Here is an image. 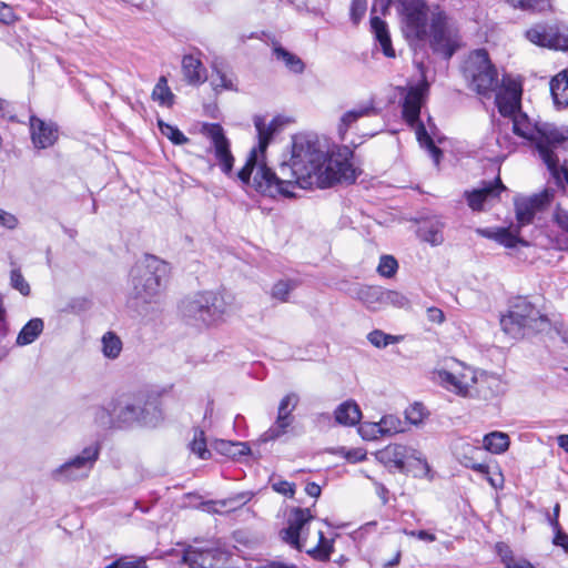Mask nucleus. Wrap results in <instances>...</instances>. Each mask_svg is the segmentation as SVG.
I'll list each match as a JSON object with an SVG mask.
<instances>
[{
  "label": "nucleus",
  "instance_id": "obj_19",
  "mask_svg": "<svg viewBox=\"0 0 568 568\" xmlns=\"http://www.w3.org/2000/svg\"><path fill=\"white\" fill-rule=\"evenodd\" d=\"M455 457L466 467L474 469L475 471L485 475H489L490 467L483 463H476L474 456H466L460 450H467L468 453H478L479 448L473 446L465 439L456 440L452 446Z\"/></svg>",
  "mask_w": 568,
  "mask_h": 568
},
{
  "label": "nucleus",
  "instance_id": "obj_2",
  "mask_svg": "<svg viewBox=\"0 0 568 568\" xmlns=\"http://www.w3.org/2000/svg\"><path fill=\"white\" fill-rule=\"evenodd\" d=\"M463 73L470 89L487 97L495 89V103L503 116L510 118L513 132L534 143L539 158L554 176H558L559 158L555 149L568 142V126L531 121L520 110L521 82L510 75H504L497 88V70L484 49L473 51L463 64Z\"/></svg>",
  "mask_w": 568,
  "mask_h": 568
},
{
  "label": "nucleus",
  "instance_id": "obj_43",
  "mask_svg": "<svg viewBox=\"0 0 568 568\" xmlns=\"http://www.w3.org/2000/svg\"><path fill=\"white\" fill-rule=\"evenodd\" d=\"M532 42L551 50L568 51V38H532Z\"/></svg>",
  "mask_w": 568,
  "mask_h": 568
},
{
  "label": "nucleus",
  "instance_id": "obj_5",
  "mask_svg": "<svg viewBox=\"0 0 568 568\" xmlns=\"http://www.w3.org/2000/svg\"><path fill=\"white\" fill-rule=\"evenodd\" d=\"M183 320L196 327H207L221 321L226 313V305L216 293L203 292L184 298L180 304Z\"/></svg>",
  "mask_w": 568,
  "mask_h": 568
},
{
  "label": "nucleus",
  "instance_id": "obj_16",
  "mask_svg": "<svg viewBox=\"0 0 568 568\" xmlns=\"http://www.w3.org/2000/svg\"><path fill=\"white\" fill-rule=\"evenodd\" d=\"M505 392V384L496 374L476 372V384H474L473 396L485 400L499 396Z\"/></svg>",
  "mask_w": 568,
  "mask_h": 568
},
{
  "label": "nucleus",
  "instance_id": "obj_17",
  "mask_svg": "<svg viewBox=\"0 0 568 568\" xmlns=\"http://www.w3.org/2000/svg\"><path fill=\"white\" fill-rule=\"evenodd\" d=\"M377 114V109L375 106V99L369 98L366 101L361 102L353 109L343 113L339 119V123L337 125L338 133L343 139L348 129L356 123L361 118L372 116Z\"/></svg>",
  "mask_w": 568,
  "mask_h": 568
},
{
  "label": "nucleus",
  "instance_id": "obj_57",
  "mask_svg": "<svg viewBox=\"0 0 568 568\" xmlns=\"http://www.w3.org/2000/svg\"><path fill=\"white\" fill-rule=\"evenodd\" d=\"M403 532L409 537H416L418 538L419 540H423V541H426V542H433L436 540V536L432 532H428L426 530H418V531H415V530H407V529H404Z\"/></svg>",
  "mask_w": 568,
  "mask_h": 568
},
{
  "label": "nucleus",
  "instance_id": "obj_39",
  "mask_svg": "<svg viewBox=\"0 0 568 568\" xmlns=\"http://www.w3.org/2000/svg\"><path fill=\"white\" fill-rule=\"evenodd\" d=\"M161 133L166 136L173 144H185L189 139L174 125L168 124L162 120L158 122Z\"/></svg>",
  "mask_w": 568,
  "mask_h": 568
},
{
  "label": "nucleus",
  "instance_id": "obj_48",
  "mask_svg": "<svg viewBox=\"0 0 568 568\" xmlns=\"http://www.w3.org/2000/svg\"><path fill=\"white\" fill-rule=\"evenodd\" d=\"M425 412L422 404L415 403L405 410L406 420L413 425H418L424 419Z\"/></svg>",
  "mask_w": 568,
  "mask_h": 568
},
{
  "label": "nucleus",
  "instance_id": "obj_25",
  "mask_svg": "<svg viewBox=\"0 0 568 568\" xmlns=\"http://www.w3.org/2000/svg\"><path fill=\"white\" fill-rule=\"evenodd\" d=\"M334 417L336 423L339 425L354 426L359 423L362 418V412L356 402L346 400L336 407Z\"/></svg>",
  "mask_w": 568,
  "mask_h": 568
},
{
  "label": "nucleus",
  "instance_id": "obj_47",
  "mask_svg": "<svg viewBox=\"0 0 568 568\" xmlns=\"http://www.w3.org/2000/svg\"><path fill=\"white\" fill-rule=\"evenodd\" d=\"M297 403L298 396L296 394H287L280 402L277 414L292 416V412L295 409Z\"/></svg>",
  "mask_w": 568,
  "mask_h": 568
},
{
  "label": "nucleus",
  "instance_id": "obj_54",
  "mask_svg": "<svg viewBox=\"0 0 568 568\" xmlns=\"http://www.w3.org/2000/svg\"><path fill=\"white\" fill-rule=\"evenodd\" d=\"M14 20L16 14L13 12V9L9 4L0 1V22L4 24H10Z\"/></svg>",
  "mask_w": 568,
  "mask_h": 568
},
{
  "label": "nucleus",
  "instance_id": "obj_1",
  "mask_svg": "<svg viewBox=\"0 0 568 568\" xmlns=\"http://www.w3.org/2000/svg\"><path fill=\"white\" fill-rule=\"evenodd\" d=\"M254 125L257 131L258 146L251 151L237 178L243 183H248L255 170L253 186L256 191L272 197L278 194L291 197L295 195L296 187L326 189L336 183L355 181L356 170L351 162L352 150L345 146L336 154L328 155L317 140L306 135H297L293 139L290 164L283 163L278 173H274L265 163L260 162L258 153L264 154L280 122L273 119L266 124L263 116L256 115Z\"/></svg>",
  "mask_w": 568,
  "mask_h": 568
},
{
  "label": "nucleus",
  "instance_id": "obj_20",
  "mask_svg": "<svg viewBox=\"0 0 568 568\" xmlns=\"http://www.w3.org/2000/svg\"><path fill=\"white\" fill-rule=\"evenodd\" d=\"M427 29L432 36H449L455 32L454 21L438 6L429 8Z\"/></svg>",
  "mask_w": 568,
  "mask_h": 568
},
{
  "label": "nucleus",
  "instance_id": "obj_38",
  "mask_svg": "<svg viewBox=\"0 0 568 568\" xmlns=\"http://www.w3.org/2000/svg\"><path fill=\"white\" fill-rule=\"evenodd\" d=\"M514 8H520L524 11L542 12L550 8V0H505Z\"/></svg>",
  "mask_w": 568,
  "mask_h": 568
},
{
  "label": "nucleus",
  "instance_id": "obj_51",
  "mask_svg": "<svg viewBox=\"0 0 568 568\" xmlns=\"http://www.w3.org/2000/svg\"><path fill=\"white\" fill-rule=\"evenodd\" d=\"M272 488L274 491L290 498L295 494V485L286 480L272 481Z\"/></svg>",
  "mask_w": 568,
  "mask_h": 568
},
{
  "label": "nucleus",
  "instance_id": "obj_18",
  "mask_svg": "<svg viewBox=\"0 0 568 568\" xmlns=\"http://www.w3.org/2000/svg\"><path fill=\"white\" fill-rule=\"evenodd\" d=\"M505 189L499 178L494 182H485L481 187L466 192L467 203L474 211H479L486 201L498 197Z\"/></svg>",
  "mask_w": 568,
  "mask_h": 568
},
{
  "label": "nucleus",
  "instance_id": "obj_53",
  "mask_svg": "<svg viewBox=\"0 0 568 568\" xmlns=\"http://www.w3.org/2000/svg\"><path fill=\"white\" fill-rule=\"evenodd\" d=\"M485 478L494 488H501L504 485V476L497 466L493 470L490 468L489 475H485Z\"/></svg>",
  "mask_w": 568,
  "mask_h": 568
},
{
  "label": "nucleus",
  "instance_id": "obj_50",
  "mask_svg": "<svg viewBox=\"0 0 568 568\" xmlns=\"http://www.w3.org/2000/svg\"><path fill=\"white\" fill-rule=\"evenodd\" d=\"M251 499L250 493H241L225 500L219 501L222 507H230V509H236L245 505Z\"/></svg>",
  "mask_w": 568,
  "mask_h": 568
},
{
  "label": "nucleus",
  "instance_id": "obj_62",
  "mask_svg": "<svg viewBox=\"0 0 568 568\" xmlns=\"http://www.w3.org/2000/svg\"><path fill=\"white\" fill-rule=\"evenodd\" d=\"M375 493L379 497L383 505L388 503V489L378 481H374Z\"/></svg>",
  "mask_w": 568,
  "mask_h": 568
},
{
  "label": "nucleus",
  "instance_id": "obj_60",
  "mask_svg": "<svg viewBox=\"0 0 568 568\" xmlns=\"http://www.w3.org/2000/svg\"><path fill=\"white\" fill-rule=\"evenodd\" d=\"M555 536L552 542L555 546L562 547L565 551H568V535L561 530L560 527L554 529Z\"/></svg>",
  "mask_w": 568,
  "mask_h": 568
},
{
  "label": "nucleus",
  "instance_id": "obj_11",
  "mask_svg": "<svg viewBox=\"0 0 568 568\" xmlns=\"http://www.w3.org/2000/svg\"><path fill=\"white\" fill-rule=\"evenodd\" d=\"M433 379L459 396H473L474 384H476V371L471 367H463L459 372L446 369L435 371Z\"/></svg>",
  "mask_w": 568,
  "mask_h": 568
},
{
  "label": "nucleus",
  "instance_id": "obj_63",
  "mask_svg": "<svg viewBox=\"0 0 568 568\" xmlns=\"http://www.w3.org/2000/svg\"><path fill=\"white\" fill-rule=\"evenodd\" d=\"M98 423L103 426H108L112 423V416L104 408L98 410Z\"/></svg>",
  "mask_w": 568,
  "mask_h": 568
},
{
  "label": "nucleus",
  "instance_id": "obj_29",
  "mask_svg": "<svg viewBox=\"0 0 568 568\" xmlns=\"http://www.w3.org/2000/svg\"><path fill=\"white\" fill-rule=\"evenodd\" d=\"M483 444L485 449L493 454L505 453L510 444L509 436L503 432H491L484 436Z\"/></svg>",
  "mask_w": 568,
  "mask_h": 568
},
{
  "label": "nucleus",
  "instance_id": "obj_8",
  "mask_svg": "<svg viewBox=\"0 0 568 568\" xmlns=\"http://www.w3.org/2000/svg\"><path fill=\"white\" fill-rule=\"evenodd\" d=\"M99 454V445H90L83 448L79 455L52 470L51 477L59 483L87 478L98 460Z\"/></svg>",
  "mask_w": 568,
  "mask_h": 568
},
{
  "label": "nucleus",
  "instance_id": "obj_58",
  "mask_svg": "<svg viewBox=\"0 0 568 568\" xmlns=\"http://www.w3.org/2000/svg\"><path fill=\"white\" fill-rule=\"evenodd\" d=\"M105 568H146L143 560L126 561L124 559L116 560Z\"/></svg>",
  "mask_w": 568,
  "mask_h": 568
},
{
  "label": "nucleus",
  "instance_id": "obj_14",
  "mask_svg": "<svg viewBox=\"0 0 568 568\" xmlns=\"http://www.w3.org/2000/svg\"><path fill=\"white\" fill-rule=\"evenodd\" d=\"M550 202L548 191L531 196H518L515 199V212L519 226H525L534 221L537 212L541 211Z\"/></svg>",
  "mask_w": 568,
  "mask_h": 568
},
{
  "label": "nucleus",
  "instance_id": "obj_32",
  "mask_svg": "<svg viewBox=\"0 0 568 568\" xmlns=\"http://www.w3.org/2000/svg\"><path fill=\"white\" fill-rule=\"evenodd\" d=\"M152 99L160 105L172 106L175 100V95L168 85V79L165 75H161L153 88Z\"/></svg>",
  "mask_w": 568,
  "mask_h": 568
},
{
  "label": "nucleus",
  "instance_id": "obj_28",
  "mask_svg": "<svg viewBox=\"0 0 568 568\" xmlns=\"http://www.w3.org/2000/svg\"><path fill=\"white\" fill-rule=\"evenodd\" d=\"M44 323L41 318L30 320L20 331L17 336V345L26 346L33 343L43 332Z\"/></svg>",
  "mask_w": 568,
  "mask_h": 568
},
{
  "label": "nucleus",
  "instance_id": "obj_9",
  "mask_svg": "<svg viewBox=\"0 0 568 568\" xmlns=\"http://www.w3.org/2000/svg\"><path fill=\"white\" fill-rule=\"evenodd\" d=\"M402 26L414 36H427L429 8L424 0H396Z\"/></svg>",
  "mask_w": 568,
  "mask_h": 568
},
{
  "label": "nucleus",
  "instance_id": "obj_15",
  "mask_svg": "<svg viewBox=\"0 0 568 568\" xmlns=\"http://www.w3.org/2000/svg\"><path fill=\"white\" fill-rule=\"evenodd\" d=\"M31 142L36 149H48L59 139L58 125L52 121H44L36 115L30 116Z\"/></svg>",
  "mask_w": 568,
  "mask_h": 568
},
{
  "label": "nucleus",
  "instance_id": "obj_10",
  "mask_svg": "<svg viewBox=\"0 0 568 568\" xmlns=\"http://www.w3.org/2000/svg\"><path fill=\"white\" fill-rule=\"evenodd\" d=\"M201 132L210 141V151L214 154L222 172L230 175L233 171L234 156L231 151V142L224 129L219 123H204Z\"/></svg>",
  "mask_w": 568,
  "mask_h": 568
},
{
  "label": "nucleus",
  "instance_id": "obj_59",
  "mask_svg": "<svg viewBox=\"0 0 568 568\" xmlns=\"http://www.w3.org/2000/svg\"><path fill=\"white\" fill-rule=\"evenodd\" d=\"M554 219H555V222L557 223V225H558L562 231H565L566 233H568V211L562 210V209H558V210L555 212Z\"/></svg>",
  "mask_w": 568,
  "mask_h": 568
},
{
  "label": "nucleus",
  "instance_id": "obj_40",
  "mask_svg": "<svg viewBox=\"0 0 568 568\" xmlns=\"http://www.w3.org/2000/svg\"><path fill=\"white\" fill-rule=\"evenodd\" d=\"M408 305H409V301L404 294H402L397 291L384 290L383 308H385L387 306L405 308Z\"/></svg>",
  "mask_w": 568,
  "mask_h": 568
},
{
  "label": "nucleus",
  "instance_id": "obj_41",
  "mask_svg": "<svg viewBox=\"0 0 568 568\" xmlns=\"http://www.w3.org/2000/svg\"><path fill=\"white\" fill-rule=\"evenodd\" d=\"M398 270V263L392 255H383L379 258L377 273L386 278L393 277Z\"/></svg>",
  "mask_w": 568,
  "mask_h": 568
},
{
  "label": "nucleus",
  "instance_id": "obj_22",
  "mask_svg": "<svg viewBox=\"0 0 568 568\" xmlns=\"http://www.w3.org/2000/svg\"><path fill=\"white\" fill-rule=\"evenodd\" d=\"M364 432L372 430V436L379 434L381 436H390L405 430L404 422L395 415H386L378 423L363 424Z\"/></svg>",
  "mask_w": 568,
  "mask_h": 568
},
{
  "label": "nucleus",
  "instance_id": "obj_42",
  "mask_svg": "<svg viewBox=\"0 0 568 568\" xmlns=\"http://www.w3.org/2000/svg\"><path fill=\"white\" fill-rule=\"evenodd\" d=\"M367 339L375 347L384 348L392 343L398 342L399 337L390 335V334H386L379 329H374L367 335Z\"/></svg>",
  "mask_w": 568,
  "mask_h": 568
},
{
  "label": "nucleus",
  "instance_id": "obj_35",
  "mask_svg": "<svg viewBox=\"0 0 568 568\" xmlns=\"http://www.w3.org/2000/svg\"><path fill=\"white\" fill-rule=\"evenodd\" d=\"M102 353L106 358L115 359L122 351V341L115 333L106 332L101 339Z\"/></svg>",
  "mask_w": 568,
  "mask_h": 568
},
{
  "label": "nucleus",
  "instance_id": "obj_27",
  "mask_svg": "<svg viewBox=\"0 0 568 568\" xmlns=\"http://www.w3.org/2000/svg\"><path fill=\"white\" fill-rule=\"evenodd\" d=\"M550 92L557 108L568 106V73L559 72L550 81Z\"/></svg>",
  "mask_w": 568,
  "mask_h": 568
},
{
  "label": "nucleus",
  "instance_id": "obj_34",
  "mask_svg": "<svg viewBox=\"0 0 568 568\" xmlns=\"http://www.w3.org/2000/svg\"><path fill=\"white\" fill-rule=\"evenodd\" d=\"M293 423V416L277 414L274 424L262 435L263 442L275 440L287 433Z\"/></svg>",
  "mask_w": 568,
  "mask_h": 568
},
{
  "label": "nucleus",
  "instance_id": "obj_13",
  "mask_svg": "<svg viewBox=\"0 0 568 568\" xmlns=\"http://www.w3.org/2000/svg\"><path fill=\"white\" fill-rule=\"evenodd\" d=\"M381 459L399 471L406 470L410 460H416L428 469V464L422 453L413 447L400 444H393L379 452Z\"/></svg>",
  "mask_w": 568,
  "mask_h": 568
},
{
  "label": "nucleus",
  "instance_id": "obj_61",
  "mask_svg": "<svg viewBox=\"0 0 568 568\" xmlns=\"http://www.w3.org/2000/svg\"><path fill=\"white\" fill-rule=\"evenodd\" d=\"M427 320L432 323L442 324L445 320L444 312L437 307L427 308Z\"/></svg>",
  "mask_w": 568,
  "mask_h": 568
},
{
  "label": "nucleus",
  "instance_id": "obj_37",
  "mask_svg": "<svg viewBox=\"0 0 568 568\" xmlns=\"http://www.w3.org/2000/svg\"><path fill=\"white\" fill-rule=\"evenodd\" d=\"M216 449L231 458H235L237 456L246 455L250 450L246 444L244 443H233L229 440H221L216 444Z\"/></svg>",
  "mask_w": 568,
  "mask_h": 568
},
{
  "label": "nucleus",
  "instance_id": "obj_46",
  "mask_svg": "<svg viewBox=\"0 0 568 568\" xmlns=\"http://www.w3.org/2000/svg\"><path fill=\"white\" fill-rule=\"evenodd\" d=\"M191 450L201 459H206L210 456V452L206 449V442L203 432H200L194 436V439L191 443Z\"/></svg>",
  "mask_w": 568,
  "mask_h": 568
},
{
  "label": "nucleus",
  "instance_id": "obj_12",
  "mask_svg": "<svg viewBox=\"0 0 568 568\" xmlns=\"http://www.w3.org/2000/svg\"><path fill=\"white\" fill-rule=\"evenodd\" d=\"M224 552L213 542L189 546L183 554V562L190 568H219Z\"/></svg>",
  "mask_w": 568,
  "mask_h": 568
},
{
  "label": "nucleus",
  "instance_id": "obj_7",
  "mask_svg": "<svg viewBox=\"0 0 568 568\" xmlns=\"http://www.w3.org/2000/svg\"><path fill=\"white\" fill-rule=\"evenodd\" d=\"M500 325L507 334L516 337L541 332L547 328L549 322L530 302L518 298L510 306L508 314L501 317Z\"/></svg>",
  "mask_w": 568,
  "mask_h": 568
},
{
  "label": "nucleus",
  "instance_id": "obj_36",
  "mask_svg": "<svg viewBox=\"0 0 568 568\" xmlns=\"http://www.w3.org/2000/svg\"><path fill=\"white\" fill-rule=\"evenodd\" d=\"M429 40L433 51L445 59H449L456 51L455 38H429Z\"/></svg>",
  "mask_w": 568,
  "mask_h": 568
},
{
  "label": "nucleus",
  "instance_id": "obj_49",
  "mask_svg": "<svg viewBox=\"0 0 568 568\" xmlns=\"http://www.w3.org/2000/svg\"><path fill=\"white\" fill-rule=\"evenodd\" d=\"M382 51L387 58H395L392 38H375L373 52Z\"/></svg>",
  "mask_w": 568,
  "mask_h": 568
},
{
  "label": "nucleus",
  "instance_id": "obj_23",
  "mask_svg": "<svg viewBox=\"0 0 568 568\" xmlns=\"http://www.w3.org/2000/svg\"><path fill=\"white\" fill-rule=\"evenodd\" d=\"M477 233L483 237L494 240L500 245L508 248H514L517 246V244L527 245L526 241L521 240L518 235L513 234L506 227L478 229Z\"/></svg>",
  "mask_w": 568,
  "mask_h": 568
},
{
  "label": "nucleus",
  "instance_id": "obj_31",
  "mask_svg": "<svg viewBox=\"0 0 568 568\" xmlns=\"http://www.w3.org/2000/svg\"><path fill=\"white\" fill-rule=\"evenodd\" d=\"M273 52L276 59L282 61L290 71L294 73L303 72L304 63L296 54L287 51L281 45H277L276 43L273 44Z\"/></svg>",
  "mask_w": 568,
  "mask_h": 568
},
{
  "label": "nucleus",
  "instance_id": "obj_24",
  "mask_svg": "<svg viewBox=\"0 0 568 568\" xmlns=\"http://www.w3.org/2000/svg\"><path fill=\"white\" fill-rule=\"evenodd\" d=\"M145 408L142 406L141 400L123 402L114 407L113 414L121 423H132L135 420L145 422Z\"/></svg>",
  "mask_w": 568,
  "mask_h": 568
},
{
  "label": "nucleus",
  "instance_id": "obj_6",
  "mask_svg": "<svg viewBox=\"0 0 568 568\" xmlns=\"http://www.w3.org/2000/svg\"><path fill=\"white\" fill-rule=\"evenodd\" d=\"M428 87V82L424 79L417 85L409 87L408 89L400 88V92L405 93L403 116L409 125H416L417 140L423 146L428 149L435 162L438 163L442 151L435 145L425 126L419 123L420 108L426 99Z\"/></svg>",
  "mask_w": 568,
  "mask_h": 568
},
{
  "label": "nucleus",
  "instance_id": "obj_33",
  "mask_svg": "<svg viewBox=\"0 0 568 568\" xmlns=\"http://www.w3.org/2000/svg\"><path fill=\"white\" fill-rule=\"evenodd\" d=\"M443 229L444 224L442 222H429L419 229V234L423 241L436 246L444 242Z\"/></svg>",
  "mask_w": 568,
  "mask_h": 568
},
{
  "label": "nucleus",
  "instance_id": "obj_4",
  "mask_svg": "<svg viewBox=\"0 0 568 568\" xmlns=\"http://www.w3.org/2000/svg\"><path fill=\"white\" fill-rule=\"evenodd\" d=\"M314 516L308 508L293 509L287 527L281 531L282 539L297 550H303L317 560H328L333 551L332 541L325 539L321 528H313Z\"/></svg>",
  "mask_w": 568,
  "mask_h": 568
},
{
  "label": "nucleus",
  "instance_id": "obj_3",
  "mask_svg": "<svg viewBox=\"0 0 568 568\" xmlns=\"http://www.w3.org/2000/svg\"><path fill=\"white\" fill-rule=\"evenodd\" d=\"M169 265L154 255H145L131 268L130 301L139 312L162 301Z\"/></svg>",
  "mask_w": 568,
  "mask_h": 568
},
{
  "label": "nucleus",
  "instance_id": "obj_21",
  "mask_svg": "<svg viewBox=\"0 0 568 568\" xmlns=\"http://www.w3.org/2000/svg\"><path fill=\"white\" fill-rule=\"evenodd\" d=\"M182 72L185 81L190 85H200L207 79L206 70L201 60L192 54L183 57Z\"/></svg>",
  "mask_w": 568,
  "mask_h": 568
},
{
  "label": "nucleus",
  "instance_id": "obj_44",
  "mask_svg": "<svg viewBox=\"0 0 568 568\" xmlns=\"http://www.w3.org/2000/svg\"><path fill=\"white\" fill-rule=\"evenodd\" d=\"M295 288V283L292 281H278L274 284L271 291L273 298L280 302H287L290 293Z\"/></svg>",
  "mask_w": 568,
  "mask_h": 568
},
{
  "label": "nucleus",
  "instance_id": "obj_55",
  "mask_svg": "<svg viewBox=\"0 0 568 568\" xmlns=\"http://www.w3.org/2000/svg\"><path fill=\"white\" fill-rule=\"evenodd\" d=\"M371 29L375 36H388L387 24L378 17L371 18Z\"/></svg>",
  "mask_w": 568,
  "mask_h": 568
},
{
  "label": "nucleus",
  "instance_id": "obj_30",
  "mask_svg": "<svg viewBox=\"0 0 568 568\" xmlns=\"http://www.w3.org/2000/svg\"><path fill=\"white\" fill-rule=\"evenodd\" d=\"M213 73L211 77V85L219 93L221 90H236L233 82V74L220 68L217 63H213Z\"/></svg>",
  "mask_w": 568,
  "mask_h": 568
},
{
  "label": "nucleus",
  "instance_id": "obj_52",
  "mask_svg": "<svg viewBox=\"0 0 568 568\" xmlns=\"http://www.w3.org/2000/svg\"><path fill=\"white\" fill-rule=\"evenodd\" d=\"M367 8L366 0H353L351 6V17L354 23H357L359 19L365 14Z\"/></svg>",
  "mask_w": 568,
  "mask_h": 568
},
{
  "label": "nucleus",
  "instance_id": "obj_45",
  "mask_svg": "<svg viewBox=\"0 0 568 568\" xmlns=\"http://www.w3.org/2000/svg\"><path fill=\"white\" fill-rule=\"evenodd\" d=\"M10 284L11 286L19 291L23 296H28L30 294V285L24 280L19 268H13L10 274Z\"/></svg>",
  "mask_w": 568,
  "mask_h": 568
},
{
  "label": "nucleus",
  "instance_id": "obj_56",
  "mask_svg": "<svg viewBox=\"0 0 568 568\" xmlns=\"http://www.w3.org/2000/svg\"><path fill=\"white\" fill-rule=\"evenodd\" d=\"M0 224L12 230L18 225V219L13 214L0 209Z\"/></svg>",
  "mask_w": 568,
  "mask_h": 568
},
{
  "label": "nucleus",
  "instance_id": "obj_64",
  "mask_svg": "<svg viewBox=\"0 0 568 568\" xmlns=\"http://www.w3.org/2000/svg\"><path fill=\"white\" fill-rule=\"evenodd\" d=\"M504 564L506 565V568H534L528 561L526 560H509L507 561L504 557Z\"/></svg>",
  "mask_w": 568,
  "mask_h": 568
},
{
  "label": "nucleus",
  "instance_id": "obj_26",
  "mask_svg": "<svg viewBox=\"0 0 568 568\" xmlns=\"http://www.w3.org/2000/svg\"><path fill=\"white\" fill-rule=\"evenodd\" d=\"M384 290L377 286H361L356 290L355 295L369 311L383 310Z\"/></svg>",
  "mask_w": 568,
  "mask_h": 568
}]
</instances>
